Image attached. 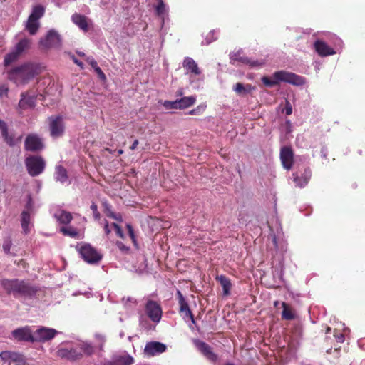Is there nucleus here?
I'll return each mask as SVG.
<instances>
[{
  "mask_svg": "<svg viewBox=\"0 0 365 365\" xmlns=\"http://www.w3.org/2000/svg\"><path fill=\"white\" fill-rule=\"evenodd\" d=\"M1 285L8 294L17 297H32L38 291L37 287L33 286L29 281L19 279H4L1 281Z\"/></svg>",
  "mask_w": 365,
  "mask_h": 365,
  "instance_id": "1",
  "label": "nucleus"
},
{
  "mask_svg": "<svg viewBox=\"0 0 365 365\" xmlns=\"http://www.w3.org/2000/svg\"><path fill=\"white\" fill-rule=\"evenodd\" d=\"M272 78L273 79H271L268 76H263L261 80L264 86L269 88L277 86L281 82L288 83L294 86H302L305 83L303 77L283 70L274 72Z\"/></svg>",
  "mask_w": 365,
  "mask_h": 365,
  "instance_id": "2",
  "label": "nucleus"
},
{
  "mask_svg": "<svg viewBox=\"0 0 365 365\" xmlns=\"http://www.w3.org/2000/svg\"><path fill=\"white\" fill-rule=\"evenodd\" d=\"M37 71L34 64L28 63L14 68L9 73V77L16 83H26L38 73Z\"/></svg>",
  "mask_w": 365,
  "mask_h": 365,
  "instance_id": "3",
  "label": "nucleus"
},
{
  "mask_svg": "<svg viewBox=\"0 0 365 365\" xmlns=\"http://www.w3.org/2000/svg\"><path fill=\"white\" fill-rule=\"evenodd\" d=\"M24 163L29 175L31 177L41 175L46 168V161L41 155H29L26 158Z\"/></svg>",
  "mask_w": 365,
  "mask_h": 365,
  "instance_id": "4",
  "label": "nucleus"
},
{
  "mask_svg": "<svg viewBox=\"0 0 365 365\" xmlns=\"http://www.w3.org/2000/svg\"><path fill=\"white\" fill-rule=\"evenodd\" d=\"M31 44V41L29 38L20 40L15 46L14 50L5 56L4 65L7 66L16 61L24 51L30 48Z\"/></svg>",
  "mask_w": 365,
  "mask_h": 365,
  "instance_id": "5",
  "label": "nucleus"
},
{
  "mask_svg": "<svg viewBox=\"0 0 365 365\" xmlns=\"http://www.w3.org/2000/svg\"><path fill=\"white\" fill-rule=\"evenodd\" d=\"M77 250L82 258L90 264L97 263L102 258V255L98 253L93 247L88 243H81L77 247Z\"/></svg>",
  "mask_w": 365,
  "mask_h": 365,
  "instance_id": "6",
  "label": "nucleus"
},
{
  "mask_svg": "<svg viewBox=\"0 0 365 365\" xmlns=\"http://www.w3.org/2000/svg\"><path fill=\"white\" fill-rule=\"evenodd\" d=\"M48 120L51 137L56 138L62 136L65 130L63 117L61 115H52L48 118Z\"/></svg>",
  "mask_w": 365,
  "mask_h": 365,
  "instance_id": "7",
  "label": "nucleus"
},
{
  "mask_svg": "<svg viewBox=\"0 0 365 365\" xmlns=\"http://www.w3.org/2000/svg\"><path fill=\"white\" fill-rule=\"evenodd\" d=\"M58 331L53 328L41 327L34 332V342H46L53 339Z\"/></svg>",
  "mask_w": 365,
  "mask_h": 365,
  "instance_id": "8",
  "label": "nucleus"
},
{
  "mask_svg": "<svg viewBox=\"0 0 365 365\" xmlns=\"http://www.w3.org/2000/svg\"><path fill=\"white\" fill-rule=\"evenodd\" d=\"M39 45L43 49L59 47L61 46L60 36L54 30H50L46 36L40 40Z\"/></svg>",
  "mask_w": 365,
  "mask_h": 365,
  "instance_id": "9",
  "label": "nucleus"
},
{
  "mask_svg": "<svg viewBox=\"0 0 365 365\" xmlns=\"http://www.w3.org/2000/svg\"><path fill=\"white\" fill-rule=\"evenodd\" d=\"M295 185L299 188L304 187L312 177V170L309 168H304L292 174Z\"/></svg>",
  "mask_w": 365,
  "mask_h": 365,
  "instance_id": "10",
  "label": "nucleus"
},
{
  "mask_svg": "<svg viewBox=\"0 0 365 365\" xmlns=\"http://www.w3.org/2000/svg\"><path fill=\"white\" fill-rule=\"evenodd\" d=\"M24 148L31 152L39 151L43 148V143L37 135L29 134L25 139Z\"/></svg>",
  "mask_w": 365,
  "mask_h": 365,
  "instance_id": "11",
  "label": "nucleus"
},
{
  "mask_svg": "<svg viewBox=\"0 0 365 365\" xmlns=\"http://www.w3.org/2000/svg\"><path fill=\"white\" fill-rule=\"evenodd\" d=\"M145 312L153 322H160L162 317V309L158 302L149 300L145 305Z\"/></svg>",
  "mask_w": 365,
  "mask_h": 365,
  "instance_id": "12",
  "label": "nucleus"
},
{
  "mask_svg": "<svg viewBox=\"0 0 365 365\" xmlns=\"http://www.w3.org/2000/svg\"><path fill=\"white\" fill-rule=\"evenodd\" d=\"M56 355L61 359L71 361L80 360L83 357V354L77 348H72L71 349L61 348L56 351Z\"/></svg>",
  "mask_w": 365,
  "mask_h": 365,
  "instance_id": "13",
  "label": "nucleus"
},
{
  "mask_svg": "<svg viewBox=\"0 0 365 365\" xmlns=\"http://www.w3.org/2000/svg\"><path fill=\"white\" fill-rule=\"evenodd\" d=\"M11 334L18 341L34 342V334L28 327L18 328L14 330Z\"/></svg>",
  "mask_w": 365,
  "mask_h": 365,
  "instance_id": "14",
  "label": "nucleus"
},
{
  "mask_svg": "<svg viewBox=\"0 0 365 365\" xmlns=\"http://www.w3.org/2000/svg\"><path fill=\"white\" fill-rule=\"evenodd\" d=\"M195 345L201 354L209 361L214 363L217 361V355L212 351V347L208 344L200 340H195Z\"/></svg>",
  "mask_w": 365,
  "mask_h": 365,
  "instance_id": "15",
  "label": "nucleus"
},
{
  "mask_svg": "<svg viewBox=\"0 0 365 365\" xmlns=\"http://www.w3.org/2000/svg\"><path fill=\"white\" fill-rule=\"evenodd\" d=\"M280 160L282 166L286 170H289L292 168L294 163V153L290 147L284 146L281 148Z\"/></svg>",
  "mask_w": 365,
  "mask_h": 365,
  "instance_id": "16",
  "label": "nucleus"
},
{
  "mask_svg": "<svg viewBox=\"0 0 365 365\" xmlns=\"http://www.w3.org/2000/svg\"><path fill=\"white\" fill-rule=\"evenodd\" d=\"M165 344L159 341L148 342L144 348V354L148 356H153L165 351Z\"/></svg>",
  "mask_w": 365,
  "mask_h": 365,
  "instance_id": "17",
  "label": "nucleus"
},
{
  "mask_svg": "<svg viewBox=\"0 0 365 365\" xmlns=\"http://www.w3.org/2000/svg\"><path fill=\"white\" fill-rule=\"evenodd\" d=\"M176 296L180 305L179 312L184 314L185 317H188L193 324H195L194 315L192 313L187 302L180 290H177Z\"/></svg>",
  "mask_w": 365,
  "mask_h": 365,
  "instance_id": "18",
  "label": "nucleus"
},
{
  "mask_svg": "<svg viewBox=\"0 0 365 365\" xmlns=\"http://www.w3.org/2000/svg\"><path fill=\"white\" fill-rule=\"evenodd\" d=\"M134 359L128 354L115 355L110 360H106L102 365H132Z\"/></svg>",
  "mask_w": 365,
  "mask_h": 365,
  "instance_id": "19",
  "label": "nucleus"
},
{
  "mask_svg": "<svg viewBox=\"0 0 365 365\" xmlns=\"http://www.w3.org/2000/svg\"><path fill=\"white\" fill-rule=\"evenodd\" d=\"M314 46L315 51L321 56H327L335 54L334 49L322 41H316Z\"/></svg>",
  "mask_w": 365,
  "mask_h": 365,
  "instance_id": "20",
  "label": "nucleus"
},
{
  "mask_svg": "<svg viewBox=\"0 0 365 365\" xmlns=\"http://www.w3.org/2000/svg\"><path fill=\"white\" fill-rule=\"evenodd\" d=\"M71 20L83 31L86 32L88 31V19L86 16L75 13L71 16Z\"/></svg>",
  "mask_w": 365,
  "mask_h": 365,
  "instance_id": "21",
  "label": "nucleus"
},
{
  "mask_svg": "<svg viewBox=\"0 0 365 365\" xmlns=\"http://www.w3.org/2000/svg\"><path fill=\"white\" fill-rule=\"evenodd\" d=\"M182 66L188 72L195 75H200L201 73L197 63L190 57L185 58Z\"/></svg>",
  "mask_w": 365,
  "mask_h": 365,
  "instance_id": "22",
  "label": "nucleus"
},
{
  "mask_svg": "<svg viewBox=\"0 0 365 365\" xmlns=\"http://www.w3.org/2000/svg\"><path fill=\"white\" fill-rule=\"evenodd\" d=\"M21 98L19 103V106L21 109L31 108L35 106L36 98L29 96L25 93H21Z\"/></svg>",
  "mask_w": 365,
  "mask_h": 365,
  "instance_id": "23",
  "label": "nucleus"
},
{
  "mask_svg": "<svg viewBox=\"0 0 365 365\" xmlns=\"http://www.w3.org/2000/svg\"><path fill=\"white\" fill-rule=\"evenodd\" d=\"M216 280L220 282L223 289L224 295L230 294V289L232 287L230 280L225 275L217 276Z\"/></svg>",
  "mask_w": 365,
  "mask_h": 365,
  "instance_id": "24",
  "label": "nucleus"
},
{
  "mask_svg": "<svg viewBox=\"0 0 365 365\" xmlns=\"http://www.w3.org/2000/svg\"><path fill=\"white\" fill-rule=\"evenodd\" d=\"M239 61L244 64L248 65L252 68H260L265 65V61L263 59L261 60H252L248 57H241Z\"/></svg>",
  "mask_w": 365,
  "mask_h": 365,
  "instance_id": "25",
  "label": "nucleus"
},
{
  "mask_svg": "<svg viewBox=\"0 0 365 365\" xmlns=\"http://www.w3.org/2000/svg\"><path fill=\"white\" fill-rule=\"evenodd\" d=\"M283 310L282 312V318L285 320H292L295 319L296 314L292 307L286 302L282 304Z\"/></svg>",
  "mask_w": 365,
  "mask_h": 365,
  "instance_id": "26",
  "label": "nucleus"
},
{
  "mask_svg": "<svg viewBox=\"0 0 365 365\" xmlns=\"http://www.w3.org/2000/svg\"><path fill=\"white\" fill-rule=\"evenodd\" d=\"M55 175L56 180L60 181L61 183H65L68 179L67 170L62 165L56 166Z\"/></svg>",
  "mask_w": 365,
  "mask_h": 365,
  "instance_id": "27",
  "label": "nucleus"
},
{
  "mask_svg": "<svg viewBox=\"0 0 365 365\" xmlns=\"http://www.w3.org/2000/svg\"><path fill=\"white\" fill-rule=\"evenodd\" d=\"M178 108L179 109H185L187 108H189L195 104L196 101V98L195 96H187V97H183L180 99H178Z\"/></svg>",
  "mask_w": 365,
  "mask_h": 365,
  "instance_id": "28",
  "label": "nucleus"
},
{
  "mask_svg": "<svg viewBox=\"0 0 365 365\" xmlns=\"http://www.w3.org/2000/svg\"><path fill=\"white\" fill-rule=\"evenodd\" d=\"M40 26L38 20L34 21V19L29 18L26 24V29L31 35H34L38 30Z\"/></svg>",
  "mask_w": 365,
  "mask_h": 365,
  "instance_id": "29",
  "label": "nucleus"
},
{
  "mask_svg": "<svg viewBox=\"0 0 365 365\" xmlns=\"http://www.w3.org/2000/svg\"><path fill=\"white\" fill-rule=\"evenodd\" d=\"M0 130L4 140L10 145H13L14 140L12 137L9 135L6 123L1 120H0Z\"/></svg>",
  "mask_w": 365,
  "mask_h": 365,
  "instance_id": "30",
  "label": "nucleus"
},
{
  "mask_svg": "<svg viewBox=\"0 0 365 365\" xmlns=\"http://www.w3.org/2000/svg\"><path fill=\"white\" fill-rule=\"evenodd\" d=\"M30 220L31 217L29 212L24 210L21 213V227L26 234L29 232V225L30 223Z\"/></svg>",
  "mask_w": 365,
  "mask_h": 365,
  "instance_id": "31",
  "label": "nucleus"
},
{
  "mask_svg": "<svg viewBox=\"0 0 365 365\" xmlns=\"http://www.w3.org/2000/svg\"><path fill=\"white\" fill-rule=\"evenodd\" d=\"M77 349L81 353L83 352L86 356H91L95 351L94 347L87 342H82L79 344Z\"/></svg>",
  "mask_w": 365,
  "mask_h": 365,
  "instance_id": "32",
  "label": "nucleus"
},
{
  "mask_svg": "<svg viewBox=\"0 0 365 365\" xmlns=\"http://www.w3.org/2000/svg\"><path fill=\"white\" fill-rule=\"evenodd\" d=\"M45 9L43 6L41 5L35 6L33 8L31 14L29 15V18L34 19V21L38 20L42 17L44 14Z\"/></svg>",
  "mask_w": 365,
  "mask_h": 365,
  "instance_id": "33",
  "label": "nucleus"
},
{
  "mask_svg": "<svg viewBox=\"0 0 365 365\" xmlns=\"http://www.w3.org/2000/svg\"><path fill=\"white\" fill-rule=\"evenodd\" d=\"M72 218L71 214L66 211H62L58 217L60 222L65 225L70 223Z\"/></svg>",
  "mask_w": 365,
  "mask_h": 365,
  "instance_id": "34",
  "label": "nucleus"
},
{
  "mask_svg": "<svg viewBox=\"0 0 365 365\" xmlns=\"http://www.w3.org/2000/svg\"><path fill=\"white\" fill-rule=\"evenodd\" d=\"M61 230L63 235L70 236L71 237H76L78 236V232L76 230V229L71 227H62Z\"/></svg>",
  "mask_w": 365,
  "mask_h": 365,
  "instance_id": "35",
  "label": "nucleus"
},
{
  "mask_svg": "<svg viewBox=\"0 0 365 365\" xmlns=\"http://www.w3.org/2000/svg\"><path fill=\"white\" fill-rule=\"evenodd\" d=\"M10 361H13V362H16V363H19V364H24V356L19 353L11 351Z\"/></svg>",
  "mask_w": 365,
  "mask_h": 365,
  "instance_id": "36",
  "label": "nucleus"
},
{
  "mask_svg": "<svg viewBox=\"0 0 365 365\" xmlns=\"http://www.w3.org/2000/svg\"><path fill=\"white\" fill-rule=\"evenodd\" d=\"M155 11L158 16H163L165 13V5L163 0H158V4L155 7Z\"/></svg>",
  "mask_w": 365,
  "mask_h": 365,
  "instance_id": "37",
  "label": "nucleus"
},
{
  "mask_svg": "<svg viewBox=\"0 0 365 365\" xmlns=\"http://www.w3.org/2000/svg\"><path fill=\"white\" fill-rule=\"evenodd\" d=\"M163 106L168 109V110H171V109H179L178 108V99L175 100V101H165L164 103H163Z\"/></svg>",
  "mask_w": 365,
  "mask_h": 365,
  "instance_id": "38",
  "label": "nucleus"
},
{
  "mask_svg": "<svg viewBox=\"0 0 365 365\" xmlns=\"http://www.w3.org/2000/svg\"><path fill=\"white\" fill-rule=\"evenodd\" d=\"M91 210L93 211V216L95 220H100L101 214L98 210V206L95 202H93L91 205Z\"/></svg>",
  "mask_w": 365,
  "mask_h": 365,
  "instance_id": "39",
  "label": "nucleus"
},
{
  "mask_svg": "<svg viewBox=\"0 0 365 365\" xmlns=\"http://www.w3.org/2000/svg\"><path fill=\"white\" fill-rule=\"evenodd\" d=\"M111 226L115 229V231L116 232V235L123 239L124 238V233L121 227L116 223L113 222L111 224Z\"/></svg>",
  "mask_w": 365,
  "mask_h": 365,
  "instance_id": "40",
  "label": "nucleus"
},
{
  "mask_svg": "<svg viewBox=\"0 0 365 365\" xmlns=\"http://www.w3.org/2000/svg\"><path fill=\"white\" fill-rule=\"evenodd\" d=\"M126 227L128 229V235L130 236V237L131 238L134 244H135L136 242V239H135V233H134V230L133 229V227L131 226V225L130 224H128L126 225Z\"/></svg>",
  "mask_w": 365,
  "mask_h": 365,
  "instance_id": "41",
  "label": "nucleus"
},
{
  "mask_svg": "<svg viewBox=\"0 0 365 365\" xmlns=\"http://www.w3.org/2000/svg\"><path fill=\"white\" fill-rule=\"evenodd\" d=\"M10 354H11V351H1L0 353V358L4 362L10 361Z\"/></svg>",
  "mask_w": 365,
  "mask_h": 365,
  "instance_id": "42",
  "label": "nucleus"
},
{
  "mask_svg": "<svg viewBox=\"0 0 365 365\" xmlns=\"http://www.w3.org/2000/svg\"><path fill=\"white\" fill-rule=\"evenodd\" d=\"M11 247V241L10 240H5L3 244V250L4 251L8 254L10 252V250Z\"/></svg>",
  "mask_w": 365,
  "mask_h": 365,
  "instance_id": "43",
  "label": "nucleus"
},
{
  "mask_svg": "<svg viewBox=\"0 0 365 365\" xmlns=\"http://www.w3.org/2000/svg\"><path fill=\"white\" fill-rule=\"evenodd\" d=\"M116 246H117V247H118L120 250H121V251H122V252H128L129 251V250H130V248H129L128 246L125 245H124L122 242H120V241H117V242H116Z\"/></svg>",
  "mask_w": 365,
  "mask_h": 365,
  "instance_id": "44",
  "label": "nucleus"
},
{
  "mask_svg": "<svg viewBox=\"0 0 365 365\" xmlns=\"http://www.w3.org/2000/svg\"><path fill=\"white\" fill-rule=\"evenodd\" d=\"M235 91L237 93H243L246 92L245 88L241 83H237L235 86Z\"/></svg>",
  "mask_w": 365,
  "mask_h": 365,
  "instance_id": "45",
  "label": "nucleus"
},
{
  "mask_svg": "<svg viewBox=\"0 0 365 365\" xmlns=\"http://www.w3.org/2000/svg\"><path fill=\"white\" fill-rule=\"evenodd\" d=\"M94 71L101 80H102L103 81H105L106 80V76L105 73L103 72V71L101 69L100 67L96 68V69Z\"/></svg>",
  "mask_w": 365,
  "mask_h": 365,
  "instance_id": "46",
  "label": "nucleus"
},
{
  "mask_svg": "<svg viewBox=\"0 0 365 365\" xmlns=\"http://www.w3.org/2000/svg\"><path fill=\"white\" fill-rule=\"evenodd\" d=\"M103 205L104 207V212L107 217H108V214H110V212H113L112 211V206L109 203L105 202L103 203Z\"/></svg>",
  "mask_w": 365,
  "mask_h": 365,
  "instance_id": "47",
  "label": "nucleus"
},
{
  "mask_svg": "<svg viewBox=\"0 0 365 365\" xmlns=\"http://www.w3.org/2000/svg\"><path fill=\"white\" fill-rule=\"evenodd\" d=\"M205 106H200L197 108L192 109L189 111L190 115H198L200 113L201 110H204Z\"/></svg>",
  "mask_w": 365,
  "mask_h": 365,
  "instance_id": "48",
  "label": "nucleus"
},
{
  "mask_svg": "<svg viewBox=\"0 0 365 365\" xmlns=\"http://www.w3.org/2000/svg\"><path fill=\"white\" fill-rule=\"evenodd\" d=\"M108 217L116 220L119 222H121L123 220L122 216L120 214H116L114 212H110V214H108Z\"/></svg>",
  "mask_w": 365,
  "mask_h": 365,
  "instance_id": "49",
  "label": "nucleus"
},
{
  "mask_svg": "<svg viewBox=\"0 0 365 365\" xmlns=\"http://www.w3.org/2000/svg\"><path fill=\"white\" fill-rule=\"evenodd\" d=\"M9 89L5 86H0V98L7 96Z\"/></svg>",
  "mask_w": 365,
  "mask_h": 365,
  "instance_id": "50",
  "label": "nucleus"
},
{
  "mask_svg": "<svg viewBox=\"0 0 365 365\" xmlns=\"http://www.w3.org/2000/svg\"><path fill=\"white\" fill-rule=\"evenodd\" d=\"M285 113L287 115H289L292 113V108L289 101H287L286 106H285Z\"/></svg>",
  "mask_w": 365,
  "mask_h": 365,
  "instance_id": "51",
  "label": "nucleus"
},
{
  "mask_svg": "<svg viewBox=\"0 0 365 365\" xmlns=\"http://www.w3.org/2000/svg\"><path fill=\"white\" fill-rule=\"evenodd\" d=\"M104 232L106 235H108L111 232V230L109 227L108 222L106 220H104Z\"/></svg>",
  "mask_w": 365,
  "mask_h": 365,
  "instance_id": "52",
  "label": "nucleus"
},
{
  "mask_svg": "<svg viewBox=\"0 0 365 365\" xmlns=\"http://www.w3.org/2000/svg\"><path fill=\"white\" fill-rule=\"evenodd\" d=\"M89 64L91 66V67L95 70L96 68H98L97 62L93 59H91L89 61Z\"/></svg>",
  "mask_w": 365,
  "mask_h": 365,
  "instance_id": "53",
  "label": "nucleus"
},
{
  "mask_svg": "<svg viewBox=\"0 0 365 365\" xmlns=\"http://www.w3.org/2000/svg\"><path fill=\"white\" fill-rule=\"evenodd\" d=\"M72 59L73 61V62L78 65V66H80L81 68H83V63L80 61L79 60H78L75 56H73L72 57Z\"/></svg>",
  "mask_w": 365,
  "mask_h": 365,
  "instance_id": "54",
  "label": "nucleus"
},
{
  "mask_svg": "<svg viewBox=\"0 0 365 365\" xmlns=\"http://www.w3.org/2000/svg\"><path fill=\"white\" fill-rule=\"evenodd\" d=\"M138 144H139L138 140H135L134 142L133 143V144L131 145V146L130 147V149L131 150H134L137 148Z\"/></svg>",
  "mask_w": 365,
  "mask_h": 365,
  "instance_id": "55",
  "label": "nucleus"
},
{
  "mask_svg": "<svg viewBox=\"0 0 365 365\" xmlns=\"http://www.w3.org/2000/svg\"><path fill=\"white\" fill-rule=\"evenodd\" d=\"M337 337V339L339 342H343L344 341V336L343 334H340L339 336H336Z\"/></svg>",
  "mask_w": 365,
  "mask_h": 365,
  "instance_id": "56",
  "label": "nucleus"
},
{
  "mask_svg": "<svg viewBox=\"0 0 365 365\" xmlns=\"http://www.w3.org/2000/svg\"><path fill=\"white\" fill-rule=\"evenodd\" d=\"M117 152H118V155H122V154L123 153V150L122 149H119V150H118V151H117Z\"/></svg>",
  "mask_w": 365,
  "mask_h": 365,
  "instance_id": "57",
  "label": "nucleus"
},
{
  "mask_svg": "<svg viewBox=\"0 0 365 365\" xmlns=\"http://www.w3.org/2000/svg\"><path fill=\"white\" fill-rule=\"evenodd\" d=\"M331 331V328L329 327H327L326 329V334H328Z\"/></svg>",
  "mask_w": 365,
  "mask_h": 365,
  "instance_id": "58",
  "label": "nucleus"
},
{
  "mask_svg": "<svg viewBox=\"0 0 365 365\" xmlns=\"http://www.w3.org/2000/svg\"><path fill=\"white\" fill-rule=\"evenodd\" d=\"M78 55H79V56H84V53H78Z\"/></svg>",
  "mask_w": 365,
  "mask_h": 365,
  "instance_id": "59",
  "label": "nucleus"
},
{
  "mask_svg": "<svg viewBox=\"0 0 365 365\" xmlns=\"http://www.w3.org/2000/svg\"><path fill=\"white\" fill-rule=\"evenodd\" d=\"M107 150H108L109 153H111V150H109V148H107Z\"/></svg>",
  "mask_w": 365,
  "mask_h": 365,
  "instance_id": "60",
  "label": "nucleus"
},
{
  "mask_svg": "<svg viewBox=\"0 0 365 365\" xmlns=\"http://www.w3.org/2000/svg\"><path fill=\"white\" fill-rule=\"evenodd\" d=\"M107 150H108L109 153H111V150H109V148H107Z\"/></svg>",
  "mask_w": 365,
  "mask_h": 365,
  "instance_id": "61",
  "label": "nucleus"
},
{
  "mask_svg": "<svg viewBox=\"0 0 365 365\" xmlns=\"http://www.w3.org/2000/svg\"><path fill=\"white\" fill-rule=\"evenodd\" d=\"M107 150H108L109 153H111V150H109V148H107Z\"/></svg>",
  "mask_w": 365,
  "mask_h": 365,
  "instance_id": "62",
  "label": "nucleus"
}]
</instances>
